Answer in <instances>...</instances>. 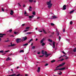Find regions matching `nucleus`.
<instances>
[{
	"mask_svg": "<svg viewBox=\"0 0 76 76\" xmlns=\"http://www.w3.org/2000/svg\"><path fill=\"white\" fill-rule=\"evenodd\" d=\"M51 1L50 0L49 2L47 1L46 2V4L48 5V7L49 9H50L53 6V4H51Z\"/></svg>",
	"mask_w": 76,
	"mask_h": 76,
	"instance_id": "nucleus-1",
	"label": "nucleus"
},
{
	"mask_svg": "<svg viewBox=\"0 0 76 76\" xmlns=\"http://www.w3.org/2000/svg\"><path fill=\"white\" fill-rule=\"evenodd\" d=\"M64 64H65V63H62L61 64H60L58 66H57V67H56V69H57V68H58V67H61V66H63L64 65Z\"/></svg>",
	"mask_w": 76,
	"mask_h": 76,
	"instance_id": "nucleus-2",
	"label": "nucleus"
},
{
	"mask_svg": "<svg viewBox=\"0 0 76 76\" xmlns=\"http://www.w3.org/2000/svg\"><path fill=\"white\" fill-rule=\"evenodd\" d=\"M45 57H47L49 56H50L51 55V54H47V51L45 52Z\"/></svg>",
	"mask_w": 76,
	"mask_h": 76,
	"instance_id": "nucleus-3",
	"label": "nucleus"
},
{
	"mask_svg": "<svg viewBox=\"0 0 76 76\" xmlns=\"http://www.w3.org/2000/svg\"><path fill=\"white\" fill-rule=\"evenodd\" d=\"M22 40L20 38L17 39H16V42L17 43H19V42H20Z\"/></svg>",
	"mask_w": 76,
	"mask_h": 76,
	"instance_id": "nucleus-4",
	"label": "nucleus"
},
{
	"mask_svg": "<svg viewBox=\"0 0 76 76\" xmlns=\"http://www.w3.org/2000/svg\"><path fill=\"white\" fill-rule=\"evenodd\" d=\"M30 27H27L26 28V29L27 30H25L24 31H23V32H26V31H28V30L29 29Z\"/></svg>",
	"mask_w": 76,
	"mask_h": 76,
	"instance_id": "nucleus-5",
	"label": "nucleus"
},
{
	"mask_svg": "<svg viewBox=\"0 0 76 76\" xmlns=\"http://www.w3.org/2000/svg\"><path fill=\"white\" fill-rule=\"evenodd\" d=\"M16 45H15V44H13V45L12 44V43H11V45H9L8 46V47H13L14 46H15Z\"/></svg>",
	"mask_w": 76,
	"mask_h": 76,
	"instance_id": "nucleus-6",
	"label": "nucleus"
},
{
	"mask_svg": "<svg viewBox=\"0 0 76 76\" xmlns=\"http://www.w3.org/2000/svg\"><path fill=\"white\" fill-rule=\"evenodd\" d=\"M0 37L1 38H3V36L4 35H6V34H2L1 33H0Z\"/></svg>",
	"mask_w": 76,
	"mask_h": 76,
	"instance_id": "nucleus-7",
	"label": "nucleus"
},
{
	"mask_svg": "<svg viewBox=\"0 0 76 76\" xmlns=\"http://www.w3.org/2000/svg\"><path fill=\"white\" fill-rule=\"evenodd\" d=\"M66 5H64L63 6V10H66Z\"/></svg>",
	"mask_w": 76,
	"mask_h": 76,
	"instance_id": "nucleus-8",
	"label": "nucleus"
},
{
	"mask_svg": "<svg viewBox=\"0 0 76 76\" xmlns=\"http://www.w3.org/2000/svg\"><path fill=\"white\" fill-rule=\"evenodd\" d=\"M13 10H11L10 11V15H13Z\"/></svg>",
	"mask_w": 76,
	"mask_h": 76,
	"instance_id": "nucleus-9",
	"label": "nucleus"
},
{
	"mask_svg": "<svg viewBox=\"0 0 76 76\" xmlns=\"http://www.w3.org/2000/svg\"><path fill=\"white\" fill-rule=\"evenodd\" d=\"M45 40V39L44 38H43L40 41V43L41 44H42L43 42V41Z\"/></svg>",
	"mask_w": 76,
	"mask_h": 76,
	"instance_id": "nucleus-10",
	"label": "nucleus"
},
{
	"mask_svg": "<svg viewBox=\"0 0 76 76\" xmlns=\"http://www.w3.org/2000/svg\"><path fill=\"white\" fill-rule=\"evenodd\" d=\"M40 67H38V70L37 71V72H38V73H39V72H40Z\"/></svg>",
	"mask_w": 76,
	"mask_h": 76,
	"instance_id": "nucleus-11",
	"label": "nucleus"
},
{
	"mask_svg": "<svg viewBox=\"0 0 76 76\" xmlns=\"http://www.w3.org/2000/svg\"><path fill=\"white\" fill-rule=\"evenodd\" d=\"M65 69H66V67L60 68V70H65Z\"/></svg>",
	"mask_w": 76,
	"mask_h": 76,
	"instance_id": "nucleus-12",
	"label": "nucleus"
},
{
	"mask_svg": "<svg viewBox=\"0 0 76 76\" xmlns=\"http://www.w3.org/2000/svg\"><path fill=\"white\" fill-rule=\"evenodd\" d=\"M23 39L24 41H25V40H26L27 39V37H23Z\"/></svg>",
	"mask_w": 76,
	"mask_h": 76,
	"instance_id": "nucleus-13",
	"label": "nucleus"
},
{
	"mask_svg": "<svg viewBox=\"0 0 76 76\" xmlns=\"http://www.w3.org/2000/svg\"><path fill=\"white\" fill-rule=\"evenodd\" d=\"M34 17V15L30 16L28 17L29 18H33Z\"/></svg>",
	"mask_w": 76,
	"mask_h": 76,
	"instance_id": "nucleus-14",
	"label": "nucleus"
},
{
	"mask_svg": "<svg viewBox=\"0 0 76 76\" xmlns=\"http://www.w3.org/2000/svg\"><path fill=\"white\" fill-rule=\"evenodd\" d=\"M55 44H56V42H53V48H55Z\"/></svg>",
	"mask_w": 76,
	"mask_h": 76,
	"instance_id": "nucleus-15",
	"label": "nucleus"
},
{
	"mask_svg": "<svg viewBox=\"0 0 76 76\" xmlns=\"http://www.w3.org/2000/svg\"><path fill=\"white\" fill-rule=\"evenodd\" d=\"M8 76H16V74H14L10 75H8Z\"/></svg>",
	"mask_w": 76,
	"mask_h": 76,
	"instance_id": "nucleus-16",
	"label": "nucleus"
},
{
	"mask_svg": "<svg viewBox=\"0 0 76 76\" xmlns=\"http://www.w3.org/2000/svg\"><path fill=\"white\" fill-rule=\"evenodd\" d=\"M60 70V68H56V69L54 70V71H56L58 70Z\"/></svg>",
	"mask_w": 76,
	"mask_h": 76,
	"instance_id": "nucleus-17",
	"label": "nucleus"
},
{
	"mask_svg": "<svg viewBox=\"0 0 76 76\" xmlns=\"http://www.w3.org/2000/svg\"><path fill=\"white\" fill-rule=\"evenodd\" d=\"M48 41H49L50 42H53V40H52L50 39H48Z\"/></svg>",
	"mask_w": 76,
	"mask_h": 76,
	"instance_id": "nucleus-18",
	"label": "nucleus"
},
{
	"mask_svg": "<svg viewBox=\"0 0 76 76\" xmlns=\"http://www.w3.org/2000/svg\"><path fill=\"white\" fill-rule=\"evenodd\" d=\"M42 30L43 32H44V33L45 34H47V33L46 32V31H45V30H44V29H42Z\"/></svg>",
	"mask_w": 76,
	"mask_h": 76,
	"instance_id": "nucleus-19",
	"label": "nucleus"
},
{
	"mask_svg": "<svg viewBox=\"0 0 76 76\" xmlns=\"http://www.w3.org/2000/svg\"><path fill=\"white\" fill-rule=\"evenodd\" d=\"M42 53L44 55V54H45V53H44V50H42Z\"/></svg>",
	"mask_w": 76,
	"mask_h": 76,
	"instance_id": "nucleus-20",
	"label": "nucleus"
},
{
	"mask_svg": "<svg viewBox=\"0 0 76 76\" xmlns=\"http://www.w3.org/2000/svg\"><path fill=\"white\" fill-rule=\"evenodd\" d=\"M74 11H75V10H73L72 11H71L69 13L70 14H71V13H73V12Z\"/></svg>",
	"mask_w": 76,
	"mask_h": 76,
	"instance_id": "nucleus-21",
	"label": "nucleus"
},
{
	"mask_svg": "<svg viewBox=\"0 0 76 76\" xmlns=\"http://www.w3.org/2000/svg\"><path fill=\"white\" fill-rule=\"evenodd\" d=\"M52 18H57V17L56 16H52Z\"/></svg>",
	"mask_w": 76,
	"mask_h": 76,
	"instance_id": "nucleus-22",
	"label": "nucleus"
},
{
	"mask_svg": "<svg viewBox=\"0 0 76 76\" xmlns=\"http://www.w3.org/2000/svg\"><path fill=\"white\" fill-rule=\"evenodd\" d=\"M55 61H56V60H54L51 61V63H54V62H55Z\"/></svg>",
	"mask_w": 76,
	"mask_h": 76,
	"instance_id": "nucleus-23",
	"label": "nucleus"
},
{
	"mask_svg": "<svg viewBox=\"0 0 76 76\" xmlns=\"http://www.w3.org/2000/svg\"><path fill=\"white\" fill-rule=\"evenodd\" d=\"M28 45V43H27L26 44H24L23 45V46H26Z\"/></svg>",
	"mask_w": 76,
	"mask_h": 76,
	"instance_id": "nucleus-24",
	"label": "nucleus"
},
{
	"mask_svg": "<svg viewBox=\"0 0 76 76\" xmlns=\"http://www.w3.org/2000/svg\"><path fill=\"white\" fill-rule=\"evenodd\" d=\"M24 51H23V50H21L20 51V53H24Z\"/></svg>",
	"mask_w": 76,
	"mask_h": 76,
	"instance_id": "nucleus-25",
	"label": "nucleus"
},
{
	"mask_svg": "<svg viewBox=\"0 0 76 76\" xmlns=\"http://www.w3.org/2000/svg\"><path fill=\"white\" fill-rule=\"evenodd\" d=\"M59 72H60V73H58V75H61L62 74V72L61 71H59Z\"/></svg>",
	"mask_w": 76,
	"mask_h": 76,
	"instance_id": "nucleus-26",
	"label": "nucleus"
},
{
	"mask_svg": "<svg viewBox=\"0 0 76 76\" xmlns=\"http://www.w3.org/2000/svg\"><path fill=\"white\" fill-rule=\"evenodd\" d=\"M56 34H57V36H58L59 35V32H56Z\"/></svg>",
	"mask_w": 76,
	"mask_h": 76,
	"instance_id": "nucleus-27",
	"label": "nucleus"
},
{
	"mask_svg": "<svg viewBox=\"0 0 76 76\" xmlns=\"http://www.w3.org/2000/svg\"><path fill=\"white\" fill-rule=\"evenodd\" d=\"M9 32H10V33H11L12 31V30L10 29V30H9Z\"/></svg>",
	"mask_w": 76,
	"mask_h": 76,
	"instance_id": "nucleus-28",
	"label": "nucleus"
},
{
	"mask_svg": "<svg viewBox=\"0 0 76 76\" xmlns=\"http://www.w3.org/2000/svg\"><path fill=\"white\" fill-rule=\"evenodd\" d=\"M45 44L44 43H43L42 44V46H44V45H45Z\"/></svg>",
	"mask_w": 76,
	"mask_h": 76,
	"instance_id": "nucleus-29",
	"label": "nucleus"
},
{
	"mask_svg": "<svg viewBox=\"0 0 76 76\" xmlns=\"http://www.w3.org/2000/svg\"><path fill=\"white\" fill-rule=\"evenodd\" d=\"M26 34H32V32H28Z\"/></svg>",
	"mask_w": 76,
	"mask_h": 76,
	"instance_id": "nucleus-30",
	"label": "nucleus"
},
{
	"mask_svg": "<svg viewBox=\"0 0 76 76\" xmlns=\"http://www.w3.org/2000/svg\"><path fill=\"white\" fill-rule=\"evenodd\" d=\"M33 41V39H31L30 40L29 42H31V41Z\"/></svg>",
	"mask_w": 76,
	"mask_h": 76,
	"instance_id": "nucleus-31",
	"label": "nucleus"
},
{
	"mask_svg": "<svg viewBox=\"0 0 76 76\" xmlns=\"http://www.w3.org/2000/svg\"><path fill=\"white\" fill-rule=\"evenodd\" d=\"M74 52H76V48H75L73 50Z\"/></svg>",
	"mask_w": 76,
	"mask_h": 76,
	"instance_id": "nucleus-32",
	"label": "nucleus"
},
{
	"mask_svg": "<svg viewBox=\"0 0 76 76\" xmlns=\"http://www.w3.org/2000/svg\"><path fill=\"white\" fill-rule=\"evenodd\" d=\"M29 1L30 3H32V2H33V0H29Z\"/></svg>",
	"mask_w": 76,
	"mask_h": 76,
	"instance_id": "nucleus-33",
	"label": "nucleus"
},
{
	"mask_svg": "<svg viewBox=\"0 0 76 76\" xmlns=\"http://www.w3.org/2000/svg\"><path fill=\"white\" fill-rule=\"evenodd\" d=\"M14 34H15V35H16L17 34H18V32H16L15 31L14 32Z\"/></svg>",
	"mask_w": 76,
	"mask_h": 76,
	"instance_id": "nucleus-34",
	"label": "nucleus"
},
{
	"mask_svg": "<svg viewBox=\"0 0 76 76\" xmlns=\"http://www.w3.org/2000/svg\"><path fill=\"white\" fill-rule=\"evenodd\" d=\"M10 60V57H8V58H7V61Z\"/></svg>",
	"mask_w": 76,
	"mask_h": 76,
	"instance_id": "nucleus-35",
	"label": "nucleus"
},
{
	"mask_svg": "<svg viewBox=\"0 0 76 76\" xmlns=\"http://www.w3.org/2000/svg\"><path fill=\"white\" fill-rule=\"evenodd\" d=\"M70 25H72V24H73V22L72 21H71L70 23Z\"/></svg>",
	"mask_w": 76,
	"mask_h": 76,
	"instance_id": "nucleus-36",
	"label": "nucleus"
},
{
	"mask_svg": "<svg viewBox=\"0 0 76 76\" xmlns=\"http://www.w3.org/2000/svg\"><path fill=\"white\" fill-rule=\"evenodd\" d=\"M33 15H35V12H33Z\"/></svg>",
	"mask_w": 76,
	"mask_h": 76,
	"instance_id": "nucleus-37",
	"label": "nucleus"
},
{
	"mask_svg": "<svg viewBox=\"0 0 76 76\" xmlns=\"http://www.w3.org/2000/svg\"><path fill=\"white\" fill-rule=\"evenodd\" d=\"M0 53H3V50L0 51Z\"/></svg>",
	"mask_w": 76,
	"mask_h": 76,
	"instance_id": "nucleus-38",
	"label": "nucleus"
},
{
	"mask_svg": "<svg viewBox=\"0 0 76 76\" xmlns=\"http://www.w3.org/2000/svg\"><path fill=\"white\" fill-rule=\"evenodd\" d=\"M60 39H61V37L60 36H59V41H60Z\"/></svg>",
	"mask_w": 76,
	"mask_h": 76,
	"instance_id": "nucleus-39",
	"label": "nucleus"
},
{
	"mask_svg": "<svg viewBox=\"0 0 76 76\" xmlns=\"http://www.w3.org/2000/svg\"><path fill=\"white\" fill-rule=\"evenodd\" d=\"M51 25H52V26H54V24L53 23H51Z\"/></svg>",
	"mask_w": 76,
	"mask_h": 76,
	"instance_id": "nucleus-40",
	"label": "nucleus"
},
{
	"mask_svg": "<svg viewBox=\"0 0 76 76\" xmlns=\"http://www.w3.org/2000/svg\"><path fill=\"white\" fill-rule=\"evenodd\" d=\"M35 46H33L32 47V49H35Z\"/></svg>",
	"mask_w": 76,
	"mask_h": 76,
	"instance_id": "nucleus-41",
	"label": "nucleus"
},
{
	"mask_svg": "<svg viewBox=\"0 0 76 76\" xmlns=\"http://www.w3.org/2000/svg\"><path fill=\"white\" fill-rule=\"evenodd\" d=\"M48 64H46L45 65V66H48Z\"/></svg>",
	"mask_w": 76,
	"mask_h": 76,
	"instance_id": "nucleus-42",
	"label": "nucleus"
},
{
	"mask_svg": "<svg viewBox=\"0 0 76 76\" xmlns=\"http://www.w3.org/2000/svg\"><path fill=\"white\" fill-rule=\"evenodd\" d=\"M2 12L4 11V9H3V8H2Z\"/></svg>",
	"mask_w": 76,
	"mask_h": 76,
	"instance_id": "nucleus-43",
	"label": "nucleus"
},
{
	"mask_svg": "<svg viewBox=\"0 0 76 76\" xmlns=\"http://www.w3.org/2000/svg\"><path fill=\"white\" fill-rule=\"evenodd\" d=\"M63 60H64V58H62V59H61V60H60V61H62Z\"/></svg>",
	"mask_w": 76,
	"mask_h": 76,
	"instance_id": "nucleus-44",
	"label": "nucleus"
},
{
	"mask_svg": "<svg viewBox=\"0 0 76 76\" xmlns=\"http://www.w3.org/2000/svg\"><path fill=\"white\" fill-rule=\"evenodd\" d=\"M8 51H9V50H8L7 51H5V53H7Z\"/></svg>",
	"mask_w": 76,
	"mask_h": 76,
	"instance_id": "nucleus-45",
	"label": "nucleus"
},
{
	"mask_svg": "<svg viewBox=\"0 0 76 76\" xmlns=\"http://www.w3.org/2000/svg\"><path fill=\"white\" fill-rule=\"evenodd\" d=\"M20 74H18L17 75H16V76H20Z\"/></svg>",
	"mask_w": 76,
	"mask_h": 76,
	"instance_id": "nucleus-46",
	"label": "nucleus"
},
{
	"mask_svg": "<svg viewBox=\"0 0 76 76\" xmlns=\"http://www.w3.org/2000/svg\"><path fill=\"white\" fill-rule=\"evenodd\" d=\"M63 32H65V28H64V29L63 30Z\"/></svg>",
	"mask_w": 76,
	"mask_h": 76,
	"instance_id": "nucleus-47",
	"label": "nucleus"
},
{
	"mask_svg": "<svg viewBox=\"0 0 76 76\" xmlns=\"http://www.w3.org/2000/svg\"><path fill=\"white\" fill-rule=\"evenodd\" d=\"M62 52L63 53V54H66V53H65V52H64V51H62Z\"/></svg>",
	"mask_w": 76,
	"mask_h": 76,
	"instance_id": "nucleus-48",
	"label": "nucleus"
},
{
	"mask_svg": "<svg viewBox=\"0 0 76 76\" xmlns=\"http://www.w3.org/2000/svg\"><path fill=\"white\" fill-rule=\"evenodd\" d=\"M44 56V55H42V56H39V57H43Z\"/></svg>",
	"mask_w": 76,
	"mask_h": 76,
	"instance_id": "nucleus-49",
	"label": "nucleus"
},
{
	"mask_svg": "<svg viewBox=\"0 0 76 76\" xmlns=\"http://www.w3.org/2000/svg\"><path fill=\"white\" fill-rule=\"evenodd\" d=\"M18 5H19L20 7H21V5H20V4H19V3H18Z\"/></svg>",
	"mask_w": 76,
	"mask_h": 76,
	"instance_id": "nucleus-50",
	"label": "nucleus"
},
{
	"mask_svg": "<svg viewBox=\"0 0 76 76\" xmlns=\"http://www.w3.org/2000/svg\"><path fill=\"white\" fill-rule=\"evenodd\" d=\"M27 13H26V11H25L24 14L26 15V14H27Z\"/></svg>",
	"mask_w": 76,
	"mask_h": 76,
	"instance_id": "nucleus-51",
	"label": "nucleus"
},
{
	"mask_svg": "<svg viewBox=\"0 0 76 76\" xmlns=\"http://www.w3.org/2000/svg\"><path fill=\"white\" fill-rule=\"evenodd\" d=\"M9 40H6L5 41V42H9Z\"/></svg>",
	"mask_w": 76,
	"mask_h": 76,
	"instance_id": "nucleus-52",
	"label": "nucleus"
},
{
	"mask_svg": "<svg viewBox=\"0 0 76 76\" xmlns=\"http://www.w3.org/2000/svg\"><path fill=\"white\" fill-rule=\"evenodd\" d=\"M39 31L40 32H42V31H39Z\"/></svg>",
	"mask_w": 76,
	"mask_h": 76,
	"instance_id": "nucleus-53",
	"label": "nucleus"
},
{
	"mask_svg": "<svg viewBox=\"0 0 76 76\" xmlns=\"http://www.w3.org/2000/svg\"><path fill=\"white\" fill-rule=\"evenodd\" d=\"M10 37H14V35H11Z\"/></svg>",
	"mask_w": 76,
	"mask_h": 76,
	"instance_id": "nucleus-54",
	"label": "nucleus"
},
{
	"mask_svg": "<svg viewBox=\"0 0 76 76\" xmlns=\"http://www.w3.org/2000/svg\"><path fill=\"white\" fill-rule=\"evenodd\" d=\"M49 37H53V35H50Z\"/></svg>",
	"mask_w": 76,
	"mask_h": 76,
	"instance_id": "nucleus-55",
	"label": "nucleus"
},
{
	"mask_svg": "<svg viewBox=\"0 0 76 76\" xmlns=\"http://www.w3.org/2000/svg\"><path fill=\"white\" fill-rule=\"evenodd\" d=\"M22 26H25V24H22Z\"/></svg>",
	"mask_w": 76,
	"mask_h": 76,
	"instance_id": "nucleus-56",
	"label": "nucleus"
},
{
	"mask_svg": "<svg viewBox=\"0 0 76 76\" xmlns=\"http://www.w3.org/2000/svg\"><path fill=\"white\" fill-rule=\"evenodd\" d=\"M40 18V17H38L37 18V19H39Z\"/></svg>",
	"mask_w": 76,
	"mask_h": 76,
	"instance_id": "nucleus-57",
	"label": "nucleus"
},
{
	"mask_svg": "<svg viewBox=\"0 0 76 76\" xmlns=\"http://www.w3.org/2000/svg\"><path fill=\"white\" fill-rule=\"evenodd\" d=\"M51 34H54V32H53L52 33L51 32Z\"/></svg>",
	"mask_w": 76,
	"mask_h": 76,
	"instance_id": "nucleus-58",
	"label": "nucleus"
},
{
	"mask_svg": "<svg viewBox=\"0 0 76 76\" xmlns=\"http://www.w3.org/2000/svg\"><path fill=\"white\" fill-rule=\"evenodd\" d=\"M29 10L30 11H32V10L30 9H29Z\"/></svg>",
	"mask_w": 76,
	"mask_h": 76,
	"instance_id": "nucleus-59",
	"label": "nucleus"
},
{
	"mask_svg": "<svg viewBox=\"0 0 76 76\" xmlns=\"http://www.w3.org/2000/svg\"><path fill=\"white\" fill-rule=\"evenodd\" d=\"M29 8H30V9H32V7H31V6H30L29 7Z\"/></svg>",
	"mask_w": 76,
	"mask_h": 76,
	"instance_id": "nucleus-60",
	"label": "nucleus"
},
{
	"mask_svg": "<svg viewBox=\"0 0 76 76\" xmlns=\"http://www.w3.org/2000/svg\"><path fill=\"white\" fill-rule=\"evenodd\" d=\"M50 45H51V46H52V44L51 43H49Z\"/></svg>",
	"mask_w": 76,
	"mask_h": 76,
	"instance_id": "nucleus-61",
	"label": "nucleus"
},
{
	"mask_svg": "<svg viewBox=\"0 0 76 76\" xmlns=\"http://www.w3.org/2000/svg\"><path fill=\"white\" fill-rule=\"evenodd\" d=\"M37 54H40V52H38V53H37Z\"/></svg>",
	"mask_w": 76,
	"mask_h": 76,
	"instance_id": "nucleus-62",
	"label": "nucleus"
},
{
	"mask_svg": "<svg viewBox=\"0 0 76 76\" xmlns=\"http://www.w3.org/2000/svg\"><path fill=\"white\" fill-rule=\"evenodd\" d=\"M3 54H6V53L5 52H3Z\"/></svg>",
	"mask_w": 76,
	"mask_h": 76,
	"instance_id": "nucleus-63",
	"label": "nucleus"
},
{
	"mask_svg": "<svg viewBox=\"0 0 76 76\" xmlns=\"http://www.w3.org/2000/svg\"><path fill=\"white\" fill-rule=\"evenodd\" d=\"M25 76H28V75L27 74H25Z\"/></svg>",
	"mask_w": 76,
	"mask_h": 76,
	"instance_id": "nucleus-64",
	"label": "nucleus"
}]
</instances>
